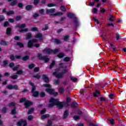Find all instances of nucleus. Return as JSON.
Returning <instances> with one entry per match:
<instances>
[{"label":"nucleus","mask_w":126,"mask_h":126,"mask_svg":"<svg viewBox=\"0 0 126 126\" xmlns=\"http://www.w3.org/2000/svg\"><path fill=\"white\" fill-rule=\"evenodd\" d=\"M43 86L44 87H47V88H51V85L49 84H44Z\"/></svg>","instance_id":"obj_45"},{"label":"nucleus","mask_w":126,"mask_h":126,"mask_svg":"<svg viewBox=\"0 0 126 126\" xmlns=\"http://www.w3.org/2000/svg\"><path fill=\"white\" fill-rule=\"evenodd\" d=\"M15 105V103L14 102H11L9 104V107H14Z\"/></svg>","instance_id":"obj_38"},{"label":"nucleus","mask_w":126,"mask_h":126,"mask_svg":"<svg viewBox=\"0 0 126 126\" xmlns=\"http://www.w3.org/2000/svg\"><path fill=\"white\" fill-rule=\"evenodd\" d=\"M10 77H11V78H12L13 79H17L18 76H17V75H14L13 76H11Z\"/></svg>","instance_id":"obj_33"},{"label":"nucleus","mask_w":126,"mask_h":126,"mask_svg":"<svg viewBox=\"0 0 126 126\" xmlns=\"http://www.w3.org/2000/svg\"><path fill=\"white\" fill-rule=\"evenodd\" d=\"M19 67V65H17V66L13 68V70H17V68Z\"/></svg>","instance_id":"obj_60"},{"label":"nucleus","mask_w":126,"mask_h":126,"mask_svg":"<svg viewBox=\"0 0 126 126\" xmlns=\"http://www.w3.org/2000/svg\"><path fill=\"white\" fill-rule=\"evenodd\" d=\"M59 68L62 70V72L59 73L58 71H55L53 72V75L57 77V78H62V77H63L64 73H66V66L63 64V63H61L59 64Z\"/></svg>","instance_id":"obj_2"},{"label":"nucleus","mask_w":126,"mask_h":126,"mask_svg":"<svg viewBox=\"0 0 126 126\" xmlns=\"http://www.w3.org/2000/svg\"><path fill=\"white\" fill-rule=\"evenodd\" d=\"M6 14H7V15L9 16V15H12L14 14V12L13 11H9L6 12Z\"/></svg>","instance_id":"obj_21"},{"label":"nucleus","mask_w":126,"mask_h":126,"mask_svg":"<svg viewBox=\"0 0 126 126\" xmlns=\"http://www.w3.org/2000/svg\"><path fill=\"white\" fill-rule=\"evenodd\" d=\"M49 117H50V115L45 114L41 116V119L44 120L45 119H46V118H49Z\"/></svg>","instance_id":"obj_23"},{"label":"nucleus","mask_w":126,"mask_h":126,"mask_svg":"<svg viewBox=\"0 0 126 126\" xmlns=\"http://www.w3.org/2000/svg\"><path fill=\"white\" fill-rule=\"evenodd\" d=\"M17 4V1H13L10 3V5L13 6V5H16Z\"/></svg>","instance_id":"obj_28"},{"label":"nucleus","mask_w":126,"mask_h":126,"mask_svg":"<svg viewBox=\"0 0 126 126\" xmlns=\"http://www.w3.org/2000/svg\"><path fill=\"white\" fill-rule=\"evenodd\" d=\"M61 9L62 11H65L66 10V9L63 6H61Z\"/></svg>","instance_id":"obj_48"},{"label":"nucleus","mask_w":126,"mask_h":126,"mask_svg":"<svg viewBox=\"0 0 126 126\" xmlns=\"http://www.w3.org/2000/svg\"><path fill=\"white\" fill-rule=\"evenodd\" d=\"M17 46H19V47H20V48H23L24 45L23 44V43H22L21 42H18L17 43Z\"/></svg>","instance_id":"obj_26"},{"label":"nucleus","mask_w":126,"mask_h":126,"mask_svg":"<svg viewBox=\"0 0 126 126\" xmlns=\"http://www.w3.org/2000/svg\"><path fill=\"white\" fill-rule=\"evenodd\" d=\"M107 20H109V21H114L115 20V15H110L109 16V19H108Z\"/></svg>","instance_id":"obj_16"},{"label":"nucleus","mask_w":126,"mask_h":126,"mask_svg":"<svg viewBox=\"0 0 126 126\" xmlns=\"http://www.w3.org/2000/svg\"><path fill=\"white\" fill-rule=\"evenodd\" d=\"M69 60H70L69 57H65V58H64L63 61L64 62H68Z\"/></svg>","instance_id":"obj_44"},{"label":"nucleus","mask_w":126,"mask_h":126,"mask_svg":"<svg viewBox=\"0 0 126 126\" xmlns=\"http://www.w3.org/2000/svg\"><path fill=\"white\" fill-rule=\"evenodd\" d=\"M21 16H18L15 18L16 20H17V21H19V20H21Z\"/></svg>","instance_id":"obj_34"},{"label":"nucleus","mask_w":126,"mask_h":126,"mask_svg":"<svg viewBox=\"0 0 126 126\" xmlns=\"http://www.w3.org/2000/svg\"><path fill=\"white\" fill-rule=\"evenodd\" d=\"M17 126H27V122L26 120H21L17 124Z\"/></svg>","instance_id":"obj_7"},{"label":"nucleus","mask_w":126,"mask_h":126,"mask_svg":"<svg viewBox=\"0 0 126 126\" xmlns=\"http://www.w3.org/2000/svg\"><path fill=\"white\" fill-rule=\"evenodd\" d=\"M28 59H29V56H25L23 58V61H27V60H28Z\"/></svg>","instance_id":"obj_42"},{"label":"nucleus","mask_w":126,"mask_h":126,"mask_svg":"<svg viewBox=\"0 0 126 126\" xmlns=\"http://www.w3.org/2000/svg\"><path fill=\"white\" fill-rule=\"evenodd\" d=\"M32 37V33H31V32H29L27 34L26 39H30Z\"/></svg>","instance_id":"obj_20"},{"label":"nucleus","mask_w":126,"mask_h":126,"mask_svg":"<svg viewBox=\"0 0 126 126\" xmlns=\"http://www.w3.org/2000/svg\"><path fill=\"white\" fill-rule=\"evenodd\" d=\"M99 94H100V92L96 91L95 93H94V97H98Z\"/></svg>","instance_id":"obj_22"},{"label":"nucleus","mask_w":126,"mask_h":126,"mask_svg":"<svg viewBox=\"0 0 126 126\" xmlns=\"http://www.w3.org/2000/svg\"><path fill=\"white\" fill-rule=\"evenodd\" d=\"M61 49L60 48H57L54 51H53L49 48H46L44 49V53H46V54H52V53H54V54H57L58 52H59Z\"/></svg>","instance_id":"obj_6"},{"label":"nucleus","mask_w":126,"mask_h":126,"mask_svg":"<svg viewBox=\"0 0 126 126\" xmlns=\"http://www.w3.org/2000/svg\"><path fill=\"white\" fill-rule=\"evenodd\" d=\"M4 18H5L4 16H3V15H0V22L4 20Z\"/></svg>","instance_id":"obj_43"},{"label":"nucleus","mask_w":126,"mask_h":126,"mask_svg":"<svg viewBox=\"0 0 126 126\" xmlns=\"http://www.w3.org/2000/svg\"><path fill=\"white\" fill-rule=\"evenodd\" d=\"M54 83H55V84H56L57 85L59 84V83H60V81L58 80H56L55 81Z\"/></svg>","instance_id":"obj_61"},{"label":"nucleus","mask_w":126,"mask_h":126,"mask_svg":"<svg viewBox=\"0 0 126 126\" xmlns=\"http://www.w3.org/2000/svg\"><path fill=\"white\" fill-rule=\"evenodd\" d=\"M119 39H120V35L119 34L116 35V38L115 39V41L117 42V41H118V40H119Z\"/></svg>","instance_id":"obj_51"},{"label":"nucleus","mask_w":126,"mask_h":126,"mask_svg":"<svg viewBox=\"0 0 126 126\" xmlns=\"http://www.w3.org/2000/svg\"><path fill=\"white\" fill-rule=\"evenodd\" d=\"M46 126H52V121L51 120L48 121V125Z\"/></svg>","instance_id":"obj_50"},{"label":"nucleus","mask_w":126,"mask_h":126,"mask_svg":"<svg viewBox=\"0 0 126 126\" xmlns=\"http://www.w3.org/2000/svg\"><path fill=\"white\" fill-rule=\"evenodd\" d=\"M64 92V89L63 87H60L59 88L60 93H63Z\"/></svg>","instance_id":"obj_27"},{"label":"nucleus","mask_w":126,"mask_h":126,"mask_svg":"<svg viewBox=\"0 0 126 126\" xmlns=\"http://www.w3.org/2000/svg\"><path fill=\"white\" fill-rule=\"evenodd\" d=\"M97 11H98V9H97V8H94L93 9V12L94 13H97Z\"/></svg>","instance_id":"obj_49"},{"label":"nucleus","mask_w":126,"mask_h":126,"mask_svg":"<svg viewBox=\"0 0 126 126\" xmlns=\"http://www.w3.org/2000/svg\"><path fill=\"white\" fill-rule=\"evenodd\" d=\"M26 100L25 98H22V99H21V100H20V103H23V102Z\"/></svg>","instance_id":"obj_63"},{"label":"nucleus","mask_w":126,"mask_h":126,"mask_svg":"<svg viewBox=\"0 0 126 126\" xmlns=\"http://www.w3.org/2000/svg\"><path fill=\"white\" fill-rule=\"evenodd\" d=\"M35 38L39 39V40H43V35H42V33H38L35 35Z\"/></svg>","instance_id":"obj_13"},{"label":"nucleus","mask_w":126,"mask_h":126,"mask_svg":"<svg viewBox=\"0 0 126 126\" xmlns=\"http://www.w3.org/2000/svg\"><path fill=\"white\" fill-rule=\"evenodd\" d=\"M35 66V65L34 64H31L29 65V68H33V67Z\"/></svg>","instance_id":"obj_39"},{"label":"nucleus","mask_w":126,"mask_h":126,"mask_svg":"<svg viewBox=\"0 0 126 126\" xmlns=\"http://www.w3.org/2000/svg\"><path fill=\"white\" fill-rule=\"evenodd\" d=\"M9 66H10V67H13V66H14V63H10L9 64Z\"/></svg>","instance_id":"obj_54"},{"label":"nucleus","mask_w":126,"mask_h":126,"mask_svg":"<svg viewBox=\"0 0 126 126\" xmlns=\"http://www.w3.org/2000/svg\"><path fill=\"white\" fill-rule=\"evenodd\" d=\"M8 21L9 22H10V23H13L14 20H13V19L10 18L8 19Z\"/></svg>","instance_id":"obj_57"},{"label":"nucleus","mask_w":126,"mask_h":126,"mask_svg":"<svg viewBox=\"0 0 126 126\" xmlns=\"http://www.w3.org/2000/svg\"><path fill=\"white\" fill-rule=\"evenodd\" d=\"M34 111V108H32L30 109V110L29 111V112H28V114L29 115H30L31 114H32V112H33Z\"/></svg>","instance_id":"obj_30"},{"label":"nucleus","mask_w":126,"mask_h":126,"mask_svg":"<svg viewBox=\"0 0 126 126\" xmlns=\"http://www.w3.org/2000/svg\"><path fill=\"white\" fill-rule=\"evenodd\" d=\"M7 88L8 89H14L15 90H17V89H18V86H17V85L12 86L11 85H9L7 86Z\"/></svg>","instance_id":"obj_11"},{"label":"nucleus","mask_w":126,"mask_h":126,"mask_svg":"<svg viewBox=\"0 0 126 126\" xmlns=\"http://www.w3.org/2000/svg\"><path fill=\"white\" fill-rule=\"evenodd\" d=\"M16 27H19V31L20 33L22 32H27L28 31V29H24L25 27V24H23L22 25H18Z\"/></svg>","instance_id":"obj_4"},{"label":"nucleus","mask_w":126,"mask_h":126,"mask_svg":"<svg viewBox=\"0 0 126 126\" xmlns=\"http://www.w3.org/2000/svg\"><path fill=\"white\" fill-rule=\"evenodd\" d=\"M45 96V93H40V97L42 98Z\"/></svg>","instance_id":"obj_64"},{"label":"nucleus","mask_w":126,"mask_h":126,"mask_svg":"<svg viewBox=\"0 0 126 126\" xmlns=\"http://www.w3.org/2000/svg\"><path fill=\"white\" fill-rule=\"evenodd\" d=\"M45 112H46V109H44L41 111L40 114L41 115H43V114H44Z\"/></svg>","instance_id":"obj_56"},{"label":"nucleus","mask_w":126,"mask_h":126,"mask_svg":"<svg viewBox=\"0 0 126 126\" xmlns=\"http://www.w3.org/2000/svg\"><path fill=\"white\" fill-rule=\"evenodd\" d=\"M67 116H68V111L66 110L64 112L63 118L66 119V118H67Z\"/></svg>","instance_id":"obj_17"},{"label":"nucleus","mask_w":126,"mask_h":126,"mask_svg":"<svg viewBox=\"0 0 126 126\" xmlns=\"http://www.w3.org/2000/svg\"><path fill=\"white\" fill-rule=\"evenodd\" d=\"M38 58L39 59V60H43L45 63L49 62V58H48L46 56H42V54H38Z\"/></svg>","instance_id":"obj_9"},{"label":"nucleus","mask_w":126,"mask_h":126,"mask_svg":"<svg viewBox=\"0 0 126 126\" xmlns=\"http://www.w3.org/2000/svg\"><path fill=\"white\" fill-rule=\"evenodd\" d=\"M32 8H33V6L32 5H28L26 6V9L27 10H31Z\"/></svg>","instance_id":"obj_19"},{"label":"nucleus","mask_w":126,"mask_h":126,"mask_svg":"<svg viewBox=\"0 0 126 126\" xmlns=\"http://www.w3.org/2000/svg\"><path fill=\"white\" fill-rule=\"evenodd\" d=\"M20 58H21V56H17L16 55L15 56H13V55H11L10 56V60H11L12 61H13V60H14V59H20Z\"/></svg>","instance_id":"obj_14"},{"label":"nucleus","mask_w":126,"mask_h":126,"mask_svg":"<svg viewBox=\"0 0 126 126\" xmlns=\"http://www.w3.org/2000/svg\"><path fill=\"white\" fill-rule=\"evenodd\" d=\"M46 14H51V15H53L54 16H57L58 15H63V13L62 12H57L55 13L56 12V9L55 8H51L49 9L46 10ZM55 13V14H53Z\"/></svg>","instance_id":"obj_3"},{"label":"nucleus","mask_w":126,"mask_h":126,"mask_svg":"<svg viewBox=\"0 0 126 126\" xmlns=\"http://www.w3.org/2000/svg\"><path fill=\"white\" fill-rule=\"evenodd\" d=\"M37 39H34L32 40H29V42L28 43V48H31L32 46L33 45V43H36V42H37Z\"/></svg>","instance_id":"obj_10"},{"label":"nucleus","mask_w":126,"mask_h":126,"mask_svg":"<svg viewBox=\"0 0 126 126\" xmlns=\"http://www.w3.org/2000/svg\"><path fill=\"white\" fill-rule=\"evenodd\" d=\"M54 42L56 44H60V43H61V40H60L59 39H55Z\"/></svg>","instance_id":"obj_41"},{"label":"nucleus","mask_w":126,"mask_h":126,"mask_svg":"<svg viewBox=\"0 0 126 126\" xmlns=\"http://www.w3.org/2000/svg\"><path fill=\"white\" fill-rule=\"evenodd\" d=\"M56 64V63L55 62V61H52L51 64L50 65V68H52V67H53V66H54V64Z\"/></svg>","instance_id":"obj_35"},{"label":"nucleus","mask_w":126,"mask_h":126,"mask_svg":"<svg viewBox=\"0 0 126 126\" xmlns=\"http://www.w3.org/2000/svg\"><path fill=\"white\" fill-rule=\"evenodd\" d=\"M33 103L29 100H27L25 102V106L26 108H28V107H30V106H32V105Z\"/></svg>","instance_id":"obj_12"},{"label":"nucleus","mask_w":126,"mask_h":126,"mask_svg":"<svg viewBox=\"0 0 126 126\" xmlns=\"http://www.w3.org/2000/svg\"><path fill=\"white\" fill-rule=\"evenodd\" d=\"M55 4L54 3H49L47 4V6H48V7H53V6H55Z\"/></svg>","instance_id":"obj_31"},{"label":"nucleus","mask_w":126,"mask_h":126,"mask_svg":"<svg viewBox=\"0 0 126 126\" xmlns=\"http://www.w3.org/2000/svg\"><path fill=\"white\" fill-rule=\"evenodd\" d=\"M11 114L12 115H15V114H16V111L15 108L12 110Z\"/></svg>","instance_id":"obj_47"},{"label":"nucleus","mask_w":126,"mask_h":126,"mask_svg":"<svg viewBox=\"0 0 126 126\" xmlns=\"http://www.w3.org/2000/svg\"><path fill=\"white\" fill-rule=\"evenodd\" d=\"M28 120L29 121H32L33 120V116L30 115L28 117Z\"/></svg>","instance_id":"obj_32"},{"label":"nucleus","mask_w":126,"mask_h":126,"mask_svg":"<svg viewBox=\"0 0 126 126\" xmlns=\"http://www.w3.org/2000/svg\"><path fill=\"white\" fill-rule=\"evenodd\" d=\"M44 11H45L44 9H41L39 10V13H40L41 14H42V13H44Z\"/></svg>","instance_id":"obj_59"},{"label":"nucleus","mask_w":126,"mask_h":126,"mask_svg":"<svg viewBox=\"0 0 126 126\" xmlns=\"http://www.w3.org/2000/svg\"><path fill=\"white\" fill-rule=\"evenodd\" d=\"M57 105L58 108L59 109H63L64 106H65V102L59 101L58 99H55V98H51L49 100V104L48 107H54V106Z\"/></svg>","instance_id":"obj_1"},{"label":"nucleus","mask_w":126,"mask_h":126,"mask_svg":"<svg viewBox=\"0 0 126 126\" xmlns=\"http://www.w3.org/2000/svg\"><path fill=\"white\" fill-rule=\"evenodd\" d=\"M10 32H11V29H10V28H8L6 30V34L9 35L10 34Z\"/></svg>","instance_id":"obj_25"},{"label":"nucleus","mask_w":126,"mask_h":126,"mask_svg":"<svg viewBox=\"0 0 126 126\" xmlns=\"http://www.w3.org/2000/svg\"><path fill=\"white\" fill-rule=\"evenodd\" d=\"M2 112L3 113H6V108H5V107H3L2 109Z\"/></svg>","instance_id":"obj_62"},{"label":"nucleus","mask_w":126,"mask_h":126,"mask_svg":"<svg viewBox=\"0 0 126 126\" xmlns=\"http://www.w3.org/2000/svg\"><path fill=\"white\" fill-rule=\"evenodd\" d=\"M9 25L8 22H5L3 25L4 27H7Z\"/></svg>","instance_id":"obj_36"},{"label":"nucleus","mask_w":126,"mask_h":126,"mask_svg":"<svg viewBox=\"0 0 126 126\" xmlns=\"http://www.w3.org/2000/svg\"><path fill=\"white\" fill-rule=\"evenodd\" d=\"M33 77H35V78L39 79V78H40V76L38 75V74H37L36 75L33 76Z\"/></svg>","instance_id":"obj_58"},{"label":"nucleus","mask_w":126,"mask_h":126,"mask_svg":"<svg viewBox=\"0 0 126 126\" xmlns=\"http://www.w3.org/2000/svg\"><path fill=\"white\" fill-rule=\"evenodd\" d=\"M93 20H94V21H95V22H96V23L97 24H99V21H98V20L97 19H96L95 18H94Z\"/></svg>","instance_id":"obj_52"},{"label":"nucleus","mask_w":126,"mask_h":126,"mask_svg":"<svg viewBox=\"0 0 126 126\" xmlns=\"http://www.w3.org/2000/svg\"><path fill=\"white\" fill-rule=\"evenodd\" d=\"M68 17H69V18H74V14L71 13H68Z\"/></svg>","instance_id":"obj_24"},{"label":"nucleus","mask_w":126,"mask_h":126,"mask_svg":"<svg viewBox=\"0 0 126 126\" xmlns=\"http://www.w3.org/2000/svg\"><path fill=\"white\" fill-rule=\"evenodd\" d=\"M34 72H38V71H39V67H36L34 69Z\"/></svg>","instance_id":"obj_55"},{"label":"nucleus","mask_w":126,"mask_h":126,"mask_svg":"<svg viewBox=\"0 0 126 126\" xmlns=\"http://www.w3.org/2000/svg\"><path fill=\"white\" fill-rule=\"evenodd\" d=\"M23 72L22 70H20L17 72V74H23Z\"/></svg>","instance_id":"obj_46"},{"label":"nucleus","mask_w":126,"mask_h":126,"mask_svg":"<svg viewBox=\"0 0 126 126\" xmlns=\"http://www.w3.org/2000/svg\"><path fill=\"white\" fill-rule=\"evenodd\" d=\"M29 84H30V85L32 87V96L33 97H38V95H39V93L38 92H34V91L35 90V85H34V84H33L32 82H30Z\"/></svg>","instance_id":"obj_5"},{"label":"nucleus","mask_w":126,"mask_h":126,"mask_svg":"<svg viewBox=\"0 0 126 126\" xmlns=\"http://www.w3.org/2000/svg\"><path fill=\"white\" fill-rule=\"evenodd\" d=\"M68 38H69V36L68 35L65 36L63 38L64 41H67V40H68Z\"/></svg>","instance_id":"obj_40"},{"label":"nucleus","mask_w":126,"mask_h":126,"mask_svg":"<svg viewBox=\"0 0 126 126\" xmlns=\"http://www.w3.org/2000/svg\"><path fill=\"white\" fill-rule=\"evenodd\" d=\"M46 92H47V93H49V94L54 95V96H58V93L55 92V91H54V90L47 89L46 90Z\"/></svg>","instance_id":"obj_8"},{"label":"nucleus","mask_w":126,"mask_h":126,"mask_svg":"<svg viewBox=\"0 0 126 126\" xmlns=\"http://www.w3.org/2000/svg\"><path fill=\"white\" fill-rule=\"evenodd\" d=\"M42 79H43V80H44V81H45L47 83L49 82V78L46 75H43L42 76Z\"/></svg>","instance_id":"obj_15"},{"label":"nucleus","mask_w":126,"mask_h":126,"mask_svg":"<svg viewBox=\"0 0 126 126\" xmlns=\"http://www.w3.org/2000/svg\"><path fill=\"white\" fill-rule=\"evenodd\" d=\"M64 54L63 53H59V55H58V58L60 59L62 58H63Z\"/></svg>","instance_id":"obj_29"},{"label":"nucleus","mask_w":126,"mask_h":126,"mask_svg":"<svg viewBox=\"0 0 126 126\" xmlns=\"http://www.w3.org/2000/svg\"><path fill=\"white\" fill-rule=\"evenodd\" d=\"M72 106V107H76L77 106V103H76L75 101L73 102Z\"/></svg>","instance_id":"obj_53"},{"label":"nucleus","mask_w":126,"mask_h":126,"mask_svg":"<svg viewBox=\"0 0 126 126\" xmlns=\"http://www.w3.org/2000/svg\"><path fill=\"white\" fill-rule=\"evenodd\" d=\"M31 31H32L33 32H35V31H38V29L36 27L32 28L31 29Z\"/></svg>","instance_id":"obj_37"},{"label":"nucleus","mask_w":126,"mask_h":126,"mask_svg":"<svg viewBox=\"0 0 126 126\" xmlns=\"http://www.w3.org/2000/svg\"><path fill=\"white\" fill-rule=\"evenodd\" d=\"M0 44L2 46H7V45H8L9 43H8V42H6L2 40L0 42Z\"/></svg>","instance_id":"obj_18"}]
</instances>
